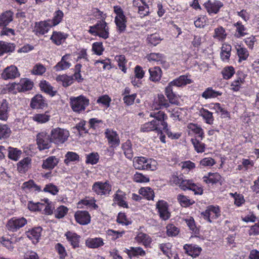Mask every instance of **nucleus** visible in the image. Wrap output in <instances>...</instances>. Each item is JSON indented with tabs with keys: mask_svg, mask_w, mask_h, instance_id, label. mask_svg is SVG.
Returning a JSON list of instances; mask_svg holds the SVG:
<instances>
[{
	"mask_svg": "<svg viewBox=\"0 0 259 259\" xmlns=\"http://www.w3.org/2000/svg\"><path fill=\"white\" fill-rule=\"evenodd\" d=\"M46 101L41 95H36L31 100L30 106L34 109H43L47 106Z\"/></svg>",
	"mask_w": 259,
	"mask_h": 259,
	"instance_id": "nucleus-18",
	"label": "nucleus"
},
{
	"mask_svg": "<svg viewBox=\"0 0 259 259\" xmlns=\"http://www.w3.org/2000/svg\"><path fill=\"white\" fill-rule=\"evenodd\" d=\"M105 134L110 147L115 148L119 145L120 140L116 132L107 129Z\"/></svg>",
	"mask_w": 259,
	"mask_h": 259,
	"instance_id": "nucleus-12",
	"label": "nucleus"
},
{
	"mask_svg": "<svg viewBox=\"0 0 259 259\" xmlns=\"http://www.w3.org/2000/svg\"><path fill=\"white\" fill-rule=\"evenodd\" d=\"M74 217L76 222L80 225H87L91 221L90 215L87 211L78 210L75 212Z\"/></svg>",
	"mask_w": 259,
	"mask_h": 259,
	"instance_id": "nucleus-16",
	"label": "nucleus"
},
{
	"mask_svg": "<svg viewBox=\"0 0 259 259\" xmlns=\"http://www.w3.org/2000/svg\"><path fill=\"white\" fill-rule=\"evenodd\" d=\"M114 12L116 14L115 17V23L117 31L121 33L125 31L126 27V17L124 14L121 8L119 6H114Z\"/></svg>",
	"mask_w": 259,
	"mask_h": 259,
	"instance_id": "nucleus-4",
	"label": "nucleus"
},
{
	"mask_svg": "<svg viewBox=\"0 0 259 259\" xmlns=\"http://www.w3.org/2000/svg\"><path fill=\"white\" fill-rule=\"evenodd\" d=\"M36 142L40 150L49 149L52 142L51 136L45 132H40L37 135Z\"/></svg>",
	"mask_w": 259,
	"mask_h": 259,
	"instance_id": "nucleus-6",
	"label": "nucleus"
},
{
	"mask_svg": "<svg viewBox=\"0 0 259 259\" xmlns=\"http://www.w3.org/2000/svg\"><path fill=\"white\" fill-rule=\"evenodd\" d=\"M188 128L191 130L195 134L198 135V137L200 138V140L202 139L203 132L202 129L194 124H189L188 126Z\"/></svg>",
	"mask_w": 259,
	"mask_h": 259,
	"instance_id": "nucleus-57",
	"label": "nucleus"
},
{
	"mask_svg": "<svg viewBox=\"0 0 259 259\" xmlns=\"http://www.w3.org/2000/svg\"><path fill=\"white\" fill-rule=\"evenodd\" d=\"M174 87L175 86L174 84H171V82H170L165 89V94L171 104H176L177 102Z\"/></svg>",
	"mask_w": 259,
	"mask_h": 259,
	"instance_id": "nucleus-20",
	"label": "nucleus"
},
{
	"mask_svg": "<svg viewBox=\"0 0 259 259\" xmlns=\"http://www.w3.org/2000/svg\"><path fill=\"white\" fill-rule=\"evenodd\" d=\"M157 163L152 159H147L144 157H136L133 159V166L137 169L154 170Z\"/></svg>",
	"mask_w": 259,
	"mask_h": 259,
	"instance_id": "nucleus-2",
	"label": "nucleus"
},
{
	"mask_svg": "<svg viewBox=\"0 0 259 259\" xmlns=\"http://www.w3.org/2000/svg\"><path fill=\"white\" fill-rule=\"evenodd\" d=\"M223 6V3L219 1H208L204 4V7L209 14L218 13Z\"/></svg>",
	"mask_w": 259,
	"mask_h": 259,
	"instance_id": "nucleus-15",
	"label": "nucleus"
},
{
	"mask_svg": "<svg viewBox=\"0 0 259 259\" xmlns=\"http://www.w3.org/2000/svg\"><path fill=\"white\" fill-rule=\"evenodd\" d=\"M39 87L41 91L52 97L55 96L56 93V91H54L53 88L46 80L41 81L39 83Z\"/></svg>",
	"mask_w": 259,
	"mask_h": 259,
	"instance_id": "nucleus-34",
	"label": "nucleus"
},
{
	"mask_svg": "<svg viewBox=\"0 0 259 259\" xmlns=\"http://www.w3.org/2000/svg\"><path fill=\"white\" fill-rule=\"evenodd\" d=\"M33 85L32 81L28 79H24L20 81V82L16 84V89L19 92H25L31 90Z\"/></svg>",
	"mask_w": 259,
	"mask_h": 259,
	"instance_id": "nucleus-26",
	"label": "nucleus"
},
{
	"mask_svg": "<svg viewBox=\"0 0 259 259\" xmlns=\"http://www.w3.org/2000/svg\"><path fill=\"white\" fill-rule=\"evenodd\" d=\"M13 13L11 11H7L0 15V27L7 26L12 21Z\"/></svg>",
	"mask_w": 259,
	"mask_h": 259,
	"instance_id": "nucleus-21",
	"label": "nucleus"
},
{
	"mask_svg": "<svg viewBox=\"0 0 259 259\" xmlns=\"http://www.w3.org/2000/svg\"><path fill=\"white\" fill-rule=\"evenodd\" d=\"M167 234L168 236H175L179 232V229L172 224H169L166 226Z\"/></svg>",
	"mask_w": 259,
	"mask_h": 259,
	"instance_id": "nucleus-61",
	"label": "nucleus"
},
{
	"mask_svg": "<svg viewBox=\"0 0 259 259\" xmlns=\"http://www.w3.org/2000/svg\"><path fill=\"white\" fill-rule=\"evenodd\" d=\"M221 175L218 173L209 172L207 176H205L202 178L203 181L206 184H215L221 180Z\"/></svg>",
	"mask_w": 259,
	"mask_h": 259,
	"instance_id": "nucleus-24",
	"label": "nucleus"
},
{
	"mask_svg": "<svg viewBox=\"0 0 259 259\" xmlns=\"http://www.w3.org/2000/svg\"><path fill=\"white\" fill-rule=\"evenodd\" d=\"M8 157L9 158L17 161L20 157L22 152L15 148L9 147L8 148Z\"/></svg>",
	"mask_w": 259,
	"mask_h": 259,
	"instance_id": "nucleus-42",
	"label": "nucleus"
},
{
	"mask_svg": "<svg viewBox=\"0 0 259 259\" xmlns=\"http://www.w3.org/2000/svg\"><path fill=\"white\" fill-rule=\"evenodd\" d=\"M14 50L15 46L14 44L2 41H0V56L6 53L12 52Z\"/></svg>",
	"mask_w": 259,
	"mask_h": 259,
	"instance_id": "nucleus-36",
	"label": "nucleus"
},
{
	"mask_svg": "<svg viewBox=\"0 0 259 259\" xmlns=\"http://www.w3.org/2000/svg\"><path fill=\"white\" fill-rule=\"evenodd\" d=\"M45 67L41 64L37 63L34 65L31 72L35 75H42L46 72Z\"/></svg>",
	"mask_w": 259,
	"mask_h": 259,
	"instance_id": "nucleus-55",
	"label": "nucleus"
},
{
	"mask_svg": "<svg viewBox=\"0 0 259 259\" xmlns=\"http://www.w3.org/2000/svg\"><path fill=\"white\" fill-rule=\"evenodd\" d=\"M201 215L205 220L211 223V220L216 219L220 215V210L219 207L210 206L205 211L201 213Z\"/></svg>",
	"mask_w": 259,
	"mask_h": 259,
	"instance_id": "nucleus-8",
	"label": "nucleus"
},
{
	"mask_svg": "<svg viewBox=\"0 0 259 259\" xmlns=\"http://www.w3.org/2000/svg\"><path fill=\"white\" fill-rule=\"evenodd\" d=\"M126 252L130 258L133 256H144L145 255V251L140 247H131L129 249H126Z\"/></svg>",
	"mask_w": 259,
	"mask_h": 259,
	"instance_id": "nucleus-33",
	"label": "nucleus"
},
{
	"mask_svg": "<svg viewBox=\"0 0 259 259\" xmlns=\"http://www.w3.org/2000/svg\"><path fill=\"white\" fill-rule=\"evenodd\" d=\"M64 14L63 12L60 10L56 11L54 13V17L52 20H48V22L51 23L52 26L58 25L61 21L63 17Z\"/></svg>",
	"mask_w": 259,
	"mask_h": 259,
	"instance_id": "nucleus-39",
	"label": "nucleus"
},
{
	"mask_svg": "<svg viewBox=\"0 0 259 259\" xmlns=\"http://www.w3.org/2000/svg\"><path fill=\"white\" fill-rule=\"evenodd\" d=\"M68 209L64 206H60L55 211V215L57 218H62L67 213Z\"/></svg>",
	"mask_w": 259,
	"mask_h": 259,
	"instance_id": "nucleus-58",
	"label": "nucleus"
},
{
	"mask_svg": "<svg viewBox=\"0 0 259 259\" xmlns=\"http://www.w3.org/2000/svg\"><path fill=\"white\" fill-rule=\"evenodd\" d=\"M67 56H64L62 57L61 60L58 62L55 66L56 71L66 69L70 66V64L66 61Z\"/></svg>",
	"mask_w": 259,
	"mask_h": 259,
	"instance_id": "nucleus-41",
	"label": "nucleus"
},
{
	"mask_svg": "<svg viewBox=\"0 0 259 259\" xmlns=\"http://www.w3.org/2000/svg\"><path fill=\"white\" fill-rule=\"evenodd\" d=\"M139 192L140 194L145 196L148 200L153 199L154 197L153 190L149 187L141 188Z\"/></svg>",
	"mask_w": 259,
	"mask_h": 259,
	"instance_id": "nucleus-44",
	"label": "nucleus"
},
{
	"mask_svg": "<svg viewBox=\"0 0 259 259\" xmlns=\"http://www.w3.org/2000/svg\"><path fill=\"white\" fill-rule=\"evenodd\" d=\"M116 60L118 62V65L119 68L124 72H126V68L125 64L126 63L125 58L123 55L116 56L115 57Z\"/></svg>",
	"mask_w": 259,
	"mask_h": 259,
	"instance_id": "nucleus-62",
	"label": "nucleus"
},
{
	"mask_svg": "<svg viewBox=\"0 0 259 259\" xmlns=\"http://www.w3.org/2000/svg\"><path fill=\"white\" fill-rule=\"evenodd\" d=\"M9 110L8 102L6 99H3L0 102V120L6 121L8 119Z\"/></svg>",
	"mask_w": 259,
	"mask_h": 259,
	"instance_id": "nucleus-22",
	"label": "nucleus"
},
{
	"mask_svg": "<svg viewBox=\"0 0 259 259\" xmlns=\"http://www.w3.org/2000/svg\"><path fill=\"white\" fill-rule=\"evenodd\" d=\"M147 57L150 61L159 62L160 63H162L164 59V56L162 54L154 53H150Z\"/></svg>",
	"mask_w": 259,
	"mask_h": 259,
	"instance_id": "nucleus-50",
	"label": "nucleus"
},
{
	"mask_svg": "<svg viewBox=\"0 0 259 259\" xmlns=\"http://www.w3.org/2000/svg\"><path fill=\"white\" fill-rule=\"evenodd\" d=\"M67 240L70 242L73 248L78 247L80 236L76 233L68 231L65 233Z\"/></svg>",
	"mask_w": 259,
	"mask_h": 259,
	"instance_id": "nucleus-23",
	"label": "nucleus"
},
{
	"mask_svg": "<svg viewBox=\"0 0 259 259\" xmlns=\"http://www.w3.org/2000/svg\"><path fill=\"white\" fill-rule=\"evenodd\" d=\"M225 29L222 26H220L214 29V33L213 37L219 40H223L226 37Z\"/></svg>",
	"mask_w": 259,
	"mask_h": 259,
	"instance_id": "nucleus-47",
	"label": "nucleus"
},
{
	"mask_svg": "<svg viewBox=\"0 0 259 259\" xmlns=\"http://www.w3.org/2000/svg\"><path fill=\"white\" fill-rule=\"evenodd\" d=\"M92 190L98 195H106L109 194L111 186L107 182H96L93 184Z\"/></svg>",
	"mask_w": 259,
	"mask_h": 259,
	"instance_id": "nucleus-7",
	"label": "nucleus"
},
{
	"mask_svg": "<svg viewBox=\"0 0 259 259\" xmlns=\"http://www.w3.org/2000/svg\"><path fill=\"white\" fill-rule=\"evenodd\" d=\"M169 102L166 99L162 94L158 95L157 99H155L153 106L155 109L158 110L163 108H167L169 106Z\"/></svg>",
	"mask_w": 259,
	"mask_h": 259,
	"instance_id": "nucleus-19",
	"label": "nucleus"
},
{
	"mask_svg": "<svg viewBox=\"0 0 259 259\" xmlns=\"http://www.w3.org/2000/svg\"><path fill=\"white\" fill-rule=\"evenodd\" d=\"M67 37V35L63 33L54 31L51 37L52 41L57 45H60L64 41Z\"/></svg>",
	"mask_w": 259,
	"mask_h": 259,
	"instance_id": "nucleus-29",
	"label": "nucleus"
},
{
	"mask_svg": "<svg viewBox=\"0 0 259 259\" xmlns=\"http://www.w3.org/2000/svg\"><path fill=\"white\" fill-rule=\"evenodd\" d=\"M66 159L64 160V162L68 164L70 161H73L78 160V155L72 152H68L66 154Z\"/></svg>",
	"mask_w": 259,
	"mask_h": 259,
	"instance_id": "nucleus-63",
	"label": "nucleus"
},
{
	"mask_svg": "<svg viewBox=\"0 0 259 259\" xmlns=\"http://www.w3.org/2000/svg\"><path fill=\"white\" fill-rule=\"evenodd\" d=\"M89 103V100L83 95L70 98V106L72 110L76 113L84 111Z\"/></svg>",
	"mask_w": 259,
	"mask_h": 259,
	"instance_id": "nucleus-3",
	"label": "nucleus"
},
{
	"mask_svg": "<svg viewBox=\"0 0 259 259\" xmlns=\"http://www.w3.org/2000/svg\"><path fill=\"white\" fill-rule=\"evenodd\" d=\"M185 221L187 224V226L189 227L190 230H191L194 233H199V229L196 226L193 218L190 217L189 219H185Z\"/></svg>",
	"mask_w": 259,
	"mask_h": 259,
	"instance_id": "nucleus-54",
	"label": "nucleus"
},
{
	"mask_svg": "<svg viewBox=\"0 0 259 259\" xmlns=\"http://www.w3.org/2000/svg\"><path fill=\"white\" fill-rule=\"evenodd\" d=\"M147 40L151 45L156 46L160 42L161 39L158 34L154 33L148 36Z\"/></svg>",
	"mask_w": 259,
	"mask_h": 259,
	"instance_id": "nucleus-59",
	"label": "nucleus"
},
{
	"mask_svg": "<svg viewBox=\"0 0 259 259\" xmlns=\"http://www.w3.org/2000/svg\"><path fill=\"white\" fill-rule=\"evenodd\" d=\"M150 116L155 118L153 120H156V123L160 124L162 129H166L167 126V124L165 120L167 119V116L164 112L159 111L151 112L150 113Z\"/></svg>",
	"mask_w": 259,
	"mask_h": 259,
	"instance_id": "nucleus-14",
	"label": "nucleus"
},
{
	"mask_svg": "<svg viewBox=\"0 0 259 259\" xmlns=\"http://www.w3.org/2000/svg\"><path fill=\"white\" fill-rule=\"evenodd\" d=\"M20 76L17 68L14 65L6 67L1 74V77L5 80L12 79Z\"/></svg>",
	"mask_w": 259,
	"mask_h": 259,
	"instance_id": "nucleus-9",
	"label": "nucleus"
},
{
	"mask_svg": "<svg viewBox=\"0 0 259 259\" xmlns=\"http://www.w3.org/2000/svg\"><path fill=\"white\" fill-rule=\"evenodd\" d=\"M162 127L160 124L156 123V120H152L142 125L140 131L142 132H149L156 131L158 133H161Z\"/></svg>",
	"mask_w": 259,
	"mask_h": 259,
	"instance_id": "nucleus-17",
	"label": "nucleus"
},
{
	"mask_svg": "<svg viewBox=\"0 0 259 259\" xmlns=\"http://www.w3.org/2000/svg\"><path fill=\"white\" fill-rule=\"evenodd\" d=\"M42 229L40 227H36L32 229L31 231L27 232V236L31 240L33 243H36L40 236Z\"/></svg>",
	"mask_w": 259,
	"mask_h": 259,
	"instance_id": "nucleus-25",
	"label": "nucleus"
},
{
	"mask_svg": "<svg viewBox=\"0 0 259 259\" xmlns=\"http://www.w3.org/2000/svg\"><path fill=\"white\" fill-rule=\"evenodd\" d=\"M50 116L45 114H36L33 117V119L38 123H43L49 121Z\"/></svg>",
	"mask_w": 259,
	"mask_h": 259,
	"instance_id": "nucleus-52",
	"label": "nucleus"
},
{
	"mask_svg": "<svg viewBox=\"0 0 259 259\" xmlns=\"http://www.w3.org/2000/svg\"><path fill=\"white\" fill-rule=\"evenodd\" d=\"M191 82V80L188 78L187 76L181 75L179 78L171 81V84H174L176 87H180Z\"/></svg>",
	"mask_w": 259,
	"mask_h": 259,
	"instance_id": "nucleus-31",
	"label": "nucleus"
},
{
	"mask_svg": "<svg viewBox=\"0 0 259 259\" xmlns=\"http://www.w3.org/2000/svg\"><path fill=\"white\" fill-rule=\"evenodd\" d=\"M92 50L95 54L98 55H101L104 51L102 42H96L93 44Z\"/></svg>",
	"mask_w": 259,
	"mask_h": 259,
	"instance_id": "nucleus-64",
	"label": "nucleus"
},
{
	"mask_svg": "<svg viewBox=\"0 0 259 259\" xmlns=\"http://www.w3.org/2000/svg\"><path fill=\"white\" fill-rule=\"evenodd\" d=\"M89 32L106 39L109 36V28L105 20L99 21L96 24L90 26Z\"/></svg>",
	"mask_w": 259,
	"mask_h": 259,
	"instance_id": "nucleus-1",
	"label": "nucleus"
},
{
	"mask_svg": "<svg viewBox=\"0 0 259 259\" xmlns=\"http://www.w3.org/2000/svg\"><path fill=\"white\" fill-rule=\"evenodd\" d=\"M156 208L160 218L163 220L168 219L170 217V213L168 211V205L166 202L164 200H159L156 203Z\"/></svg>",
	"mask_w": 259,
	"mask_h": 259,
	"instance_id": "nucleus-11",
	"label": "nucleus"
},
{
	"mask_svg": "<svg viewBox=\"0 0 259 259\" xmlns=\"http://www.w3.org/2000/svg\"><path fill=\"white\" fill-rule=\"evenodd\" d=\"M27 223V220L23 217L21 218H12L9 221L7 224L8 229L13 232L23 227Z\"/></svg>",
	"mask_w": 259,
	"mask_h": 259,
	"instance_id": "nucleus-10",
	"label": "nucleus"
},
{
	"mask_svg": "<svg viewBox=\"0 0 259 259\" xmlns=\"http://www.w3.org/2000/svg\"><path fill=\"white\" fill-rule=\"evenodd\" d=\"M150 79L154 82L158 81L161 77V70L159 67H154L149 69Z\"/></svg>",
	"mask_w": 259,
	"mask_h": 259,
	"instance_id": "nucleus-28",
	"label": "nucleus"
},
{
	"mask_svg": "<svg viewBox=\"0 0 259 259\" xmlns=\"http://www.w3.org/2000/svg\"><path fill=\"white\" fill-rule=\"evenodd\" d=\"M52 142L59 145L65 143L69 136V132L66 129L60 127L53 128L51 132Z\"/></svg>",
	"mask_w": 259,
	"mask_h": 259,
	"instance_id": "nucleus-5",
	"label": "nucleus"
},
{
	"mask_svg": "<svg viewBox=\"0 0 259 259\" xmlns=\"http://www.w3.org/2000/svg\"><path fill=\"white\" fill-rule=\"evenodd\" d=\"M122 149L124 151L125 157L129 159H132L134 154L132 148L131 142L128 140L126 141L122 145Z\"/></svg>",
	"mask_w": 259,
	"mask_h": 259,
	"instance_id": "nucleus-37",
	"label": "nucleus"
},
{
	"mask_svg": "<svg viewBox=\"0 0 259 259\" xmlns=\"http://www.w3.org/2000/svg\"><path fill=\"white\" fill-rule=\"evenodd\" d=\"M136 241L138 243H142L145 246L148 247L152 242L151 237L147 234L140 232L135 237Z\"/></svg>",
	"mask_w": 259,
	"mask_h": 259,
	"instance_id": "nucleus-27",
	"label": "nucleus"
},
{
	"mask_svg": "<svg viewBox=\"0 0 259 259\" xmlns=\"http://www.w3.org/2000/svg\"><path fill=\"white\" fill-rule=\"evenodd\" d=\"M201 115L205 119L206 122L208 124H211L213 122V119L212 113L208 110L202 109L200 111Z\"/></svg>",
	"mask_w": 259,
	"mask_h": 259,
	"instance_id": "nucleus-48",
	"label": "nucleus"
},
{
	"mask_svg": "<svg viewBox=\"0 0 259 259\" xmlns=\"http://www.w3.org/2000/svg\"><path fill=\"white\" fill-rule=\"evenodd\" d=\"M222 93L219 91H215L211 88H208L206 90L202 93V97L206 99L211 98H215L219 96H221Z\"/></svg>",
	"mask_w": 259,
	"mask_h": 259,
	"instance_id": "nucleus-40",
	"label": "nucleus"
},
{
	"mask_svg": "<svg viewBox=\"0 0 259 259\" xmlns=\"http://www.w3.org/2000/svg\"><path fill=\"white\" fill-rule=\"evenodd\" d=\"M134 7L138 8V13L140 15L141 18H143L146 16H148L149 14V7L150 6H144L139 3V6H134Z\"/></svg>",
	"mask_w": 259,
	"mask_h": 259,
	"instance_id": "nucleus-46",
	"label": "nucleus"
},
{
	"mask_svg": "<svg viewBox=\"0 0 259 259\" xmlns=\"http://www.w3.org/2000/svg\"><path fill=\"white\" fill-rule=\"evenodd\" d=\"M191 142L195 150L198 153H202L204 151L205 145L197 139H192Z\"/></svg>",
	"mask_w": 259,
	"mask_h": 259,
	"instance_id": "nucleus-49",
	"label": "nucleus"
},
{
	"mask_svg": "<svg viewBox=\"0 0 259 259\" xmlns=\"http://www.w3.org/2000/svg\"><path fill=\"white\" fill-rule=\"evenodd\" d=\"M234 26L236 28V32L235 34V36L236 37L240 38L244 36L247 34L246 32V28L242 24L241 22H237L234 24Z\"/></svg>",
	"mask_w": 259,
	"mask_h": 259,
	"instance_id": "nucleus-38",
	"label": "nucleus"
},
{
	"mask_svg": "<svg viewBox=\"0 0 259 259\" xmlns=\"http://www.w3.org/2000/svg\"><path fill=\"white\" fill-rule=\"evenodd\" d=\"M52 27L53 26L48 20L36 22L34 31L37 35H44L47 33Z\"/></svg>",
	"mask_w": 259,
	"mask_h": 259,
	"instance_id": "nucleus-13",
	"label": "nucleus"
},
{
	"mask_svg": "<svg viewBox=\"0 0 259 259\" xmlns=\"http://www.w3.org/2000/svg\"><path fill=\"white\" fill-rule=\"evenodd\" d=\"M56 79L57 81H62L63 87H67L73 83V79L71 76H69L66 75H62L57 76Z\"/></svg>",
	"mask_w": 259,
	"mask_h": 259,
	"instance_id": "nucleus-43",
	"label": "nucleus"
},
{
	"mask_svg": "<svg viewBox=\"0 0 259 259\" xmlns=\"http://www.w3.org/2000/svg\"><path fill=\"white\" fill-rule=\"evenodd\" d=\"M87 246L92 248L99 247L104 245L103 239L101 238H89L86 240Z\"/></svg>",
	"mask_w": 259,
	"mask_h": 259,
	"instance_id": "nucleus-32",
	"label": "nucleus"
},
{
	"mask_svg": "<svg viewBox=\"0 0 259 259\" xmlns=\"http://www.w3.org/2000/svg\"><path fill=\"white\" fill-rule=\"evenodd\" d=\"M11 133V130L7 125L0 124V139L8 138Z\"/></svg>",
	"mask_w": 259,
	"mask_h": 259,
	"instance_id": "nucleus-45",
	"label": "nucleus"
},
{
	"mask_svg": "<svg viewBox=\"0 0 259 259\" xmlns=\"http://www.w3.org/2000/svg\"><path fill=\"white\" fill-rule=\"evenodd\" d=\"M31 163V159L27 157L20 161H19L18 163V169L21 172H25L27 171Z\"/></svg>",
	"mask_w": 259,
	"mask_h": 259,
	"instance_id": "nucleus-35",
	"label": "nucleus"
},
{
	"mask_svg": "<svg viewBox=\"0 0 259 259\" xmlns=\"http://www.w3.org/2000/svg\"><path fill=\"white\" fill-rule=\"evenodd\" d=\"M234 69L232 66L225 67L222 71L224 79H230L234 74Z\"/></svg>",
	"mask_w": 259,
	"mask_h": 259,
	"instance_id": "nucleus-51",
	"label": "nucleus"
},
{
	"mask_svg": "<svg viewBox=\"0 0 259 259\" xmlns=\"http://www.w3.org/2000/svg\"><path fill=\"white\" fill-rule=\"evenodd\" d=\"M58 163V160L54 156H50L44 160L42 167L44 169H52Z\"/></svg>",
	"mask_w": 259,
	"mask_h": 259,
	"instance_id": "nucleus-30",
	"label": "nucleus"
},
{
	"mask_svg": "<svg viewBox=\"0 0 259 259\" xmlns=\"http://www.w3.org/2000/svg\"><path fill=\"white\" fill-rule=\"evenodd\" d=\"M44 204L40 202L33 203L31 201L28 203V208L31 211H40L43 209Z\"/></svg>",
	"mask_w": 259,
	"mask_h": 259,
	"instance_id": "nucleus-60",
	"label": "nucleus"
},
{
	"mask_svg": "<svg viewBox=\"0 0 259 259\" xmlns=\"http://www.w3.org/2000/svg\"><path fill=\"white\" fill-rule=\"evenodd\" d=\"M237 51L238 56L239 57V61H240L241 60H246L249 55L248 52L246 49L239 46L238 48H237Z\"/></svg>",
	"mask_w": 259,
	"mask_h": 259,
	"instance_id": "nucleus-56",
	"label": "nucleus"
},
{
	"mask_svg": "<svg viewBox=\"0 0 259 259\" xmlns=\"http://www.w3.org/2000/svg\"><path fill=\"white\" fill-rule=\"evenodd\" d=\"M171 246V245L169 243L161 244L159 245L160 250L162 251L163 254L168 257V258H170L171 256V254L170 253Z\"/></svg>",
	"mask_w": 259,
	"mask_h": 259,
	"instance_id": "nucleus-53",
	"label": "nucleus"
}]
</instances>
